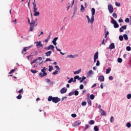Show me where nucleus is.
Masks as SVG:
<instances>
[{"label": "nucleus", "instance_id": "37", "mask_svg": "<svg viewBox=\"0 0 131 131\" xmlns=\"http://www.w3.org/2000/svg\"><path fill=\"white\" fill-rule=\"evenodd\" d=\"M88 103L89 106H92V101L91 100H88Z\"/></svg>", "mask_w": 131, "mask_h": 131}, {"label": "nucleus", "instance_id": "21", "mask_svg": "<svg viewBox=\"0 0 131 131\" xmlns=\"http://www.w3.org/2000/svg\"><path fill=\"white\" fill-rule=\"evenodd\" d=\"M33 12H37V8H36V4H34V5H33Z\"/></svg>", "mask_w": 131, "mask_h": 131}, {"label": "nucleus", "instance_id": "22", "mask_svg": "<svg viewBox=\"0 0 131 131\" xmlns=\"http://www.w3.org/2000/svg\"><path fill=\"white\" fill-rule=\"evenodd\" d=\"M56 49L58 52H60V54H61V55H62V56H64V55H65V54L61 52V50L59 49L57 47H56Z\"/></svg>", "mask_w": 131, "mask_h": 131}, {"label": "nucleus", "instance_id": "36", "mask_svg": "<svg viewBox=\"0 0 131 131\" xmlns=\"http://www.w3.org/2000/svg\"><path fill=\"white\" fill-rule=\"evenodd\" d=\"M113 121H114V117L113 116H112L111 119H110V122H113Z\"/></svg>", "mask_w": 131, "mask_h": 131}, {"label": "nucleus", "instance_id": "34", "mask_svg": "<svg viewBox=\"0 0 131 131\" xmlns=\"http://www.w3.org/2000/svg\"><path fill=\"white\" fill-rule=\"evenodd\" d=\"M31 72L34 74H35V73H37V71L36 70H31Z\"/></svg>", "mask_w": 131, "mask_h": 131}, {"label": "nucleus", "instance_id": "12", "mask_svg": "<svg viewBox=\"0 0 131 131\" xmlns=\"http://www.w3.org/2000/svg\"><path fill=\"white\" fill-rule=\"evenodd\" d=\"M66 92H67V89H66L65 88H63L60 90L61 94H65V93H66Z\"/></svg>", "mask_w": 131, "mask_h": 131}, {"label": "nucleus", "instance_id": "3", "mask_svg": "<svg viewBox=\"0 0 131 131\" xmlns=\"http://www.w3.org/2000/svg\"><path fill=\"white\" fill-rule=\"evenodd\" d=\"M41 72L39 73V75L40 77H43L44 76H47L48 75V73L46 72V67H44L41 70Z\"/></svg>", "mask_w": 131, "mask_h": 131}, {"label": "nucleus", "instance_id": "7", "mask_svg": "<svg viewBox=\"0 0 131 131\" xmlns=\"http://www.w3.org/2000/svg\"><path fill=\"white\" fill-rule=\"evenodd\" d=\"M44 49L45 50H48V51L52 50L54 52L55 47L53 45H50L48 47H45Z\"/></svg>", "mask_w": 131, "mask_h": 131}, {"label": "nucleus", "instance_id": "32", "mask_svg": "<svg viewBox=\"0 0 131 131\" xmlns=\"http://www.w3.org/2000/svg\"><path fill=\"white\" fill-rule=\"evenodd\" d=\"M37 62V59L36 58L33 60V61L31 63V65L34 63H36Z\"/></svg>", "mask_w": 131, "mask_h": 131}, {"label": "nucleus", "instance_id": "17", "mask_svg": "<svg viewBox=\"0 0 131 131\" xmlns=\"http://www.w3.org/2000/svg\"><path fill=\"white\" fill-rule=\"evenodd\" d=\"M78 55H68L67 56V58H75V57H78Z\"/></svg>", "mask_w": 131, "mask_h": 131}, {"label": "nucleus", "instance_id": "57", "mask_svg": "<svg viewBox=\"0 0 131 131\" xmlns=\"http://www.w3.org/2000/svg\"><path fill=\"white\" fill-rule=\"evenodd\" d=\"M78 78H79V76L78 75L75 76L74 78V79H78Z\"/></svg>", "mask_w": 131, "mask_h": 131}, {"label": "nucleus", "instance_id": "35", "mask_svg": "<svg viewBox=\"0 0 131 131\" xmlns=\"http://www.w3.org/2000/svg\"><path fill=\"white\" fill-rule=\"evenodd\" d=\"M94 128L95 131H99V128H98V126H95Z\"/></svg>", "mask_w": 131, "mask_h": 131}, {"label": "nucleus", "instance_id": "60", "mask_svg": "<svg viewBox=\"0 0 131 131\" xmlns=\"http://www.w3.org/2000/svg\"><path fill=\"white\" fill-rule=\"evenodd\" d=\"M55 67L58 70V71H60V68H59V66H55Z\"/></svg>", "mask_w": 131, "mask_h": 131}, {"label": "nucleus", "instance_id": "56", "mask_svg": "<svg viewBox=\"0 0 131 131\" xmlns=\"http://www.w3.org/2000/svg\"><path fill=\"white\" fill-rule=\"evenodd\" d=\"M18 94H21V93H23V89H21L20 90L18 91Z\"/></svg>", "mask_w": 131, "mask_h": 131}, {"label": "nucleus", "instance_id": "50", "mask_svg": "<svg viewBox=\"0 0 131 131\" xmlns=\"http://www.w3.org/2000/svg\"><path fill=\"white\" fill-rule=\"evenodd\" d=\"M71 116H72V117H73L74 118H75V117H76L77 115L75 114H72L71 115Z\"/></svg>", "mask_w": 131, "mask_h": 131}, {"label": "nucleus", "instance_id": "33", "mask_svg": "<svg viewBox=\"0 0 131 131\" xmlns=\"http://www.w3.org/2000/svg\"><path fill=\"white\" fill-rule=\"evenodd\" d=\"M82 106H86V101H83L81 103Z\"/></svg>", "mask_w": 131, "mask_h": 131}, {"label": "nucleus", "instance_id": "18", "mask_svg": "<svg viewBox=\"0 0 131 131\" xmlns=\"http://www.w3.org/2000/svg\"><path fill=\"white\" fill-rule=\"evenodd\" d=\"M99 58V52H96V53L94 54V59H98Z\"/></svg>", "mask_w": 131, "mask_h": 131}, {"label": "nucleus", "instance_id": "49", "mask_svg": "<svg viewBox=\"0 0 131 131\" xmlns=\"http://www.w3.org/2000/svg\"><path fill=\"white\" fill-rule=\"evenodd\" d=\"M96 66H100V61H99V60H97Z\"/></svg>", "mask_w": 131, "mask_h": 131}, {"label": "nucleus", "instance_id": "16", "mask_svg": "<svg viewBox=\"0 0 131 131\" xmlns=\"http://www.w3.org/2000/svg\"><path fill=\"white\" fill-rule=\"evenodd\" d=\"M100 113L102 116L106 115V112H105V111L102 110V108H100Z\"/></svg>", "mask_w": 131, "mask_h": 131}, {"label": "nucleus", "instance_id": "64", "mask_svg": "<svg viewBox=\"0 0 131 131\" xmlns=\"http://www.w3.org/2000/svg\"><path fill=\"white\" fill-rule=\"evenodd\" d=\"M73 94H74V92H70L69 94V96H72L73 95Z\"/></svg>", "mask_w": 131, "mask_h": 131}, {"label": "nucleus", "instance_id": "58", "mask_svg": "<svg viewBox=\"0 0 131 131\" xmlns=\"http://www.w3.org/2000/svg\"><path fill=\"white\" fill-rule=\"evenodd\" d=\"M37 61H38V60H39L40 61H41V60H42V58L40 57H38L37 58H36Z\"/></svg>", "mask_w": 131, "mask_h": 131}, {"label": "nucleus", "instance_id": "15", "mask_svg": "<svg viewBox=\"0 0 131 131\" xmlns=\"http://www.w3.org/2000/svg\"><path fill=\"white\" fill-rule=\"evenodd\" d=\"M51 54H52V51H49L45 53V55L47 56V57H50V56H51Z\"/></svg>", "mask_w": 131, "mask_h": 131}, {"label": "nucleus", "instance_id": "24", "mask_svg": "<svg viewBox=\"0 0 131 131\" xmlns=\"http://www.w3.org/2000/svg\"><path fill=\"white\" fill-rule=\"evenodd\" d=\"M81 72V69H79L77 71L74 72V74H78Z\"/></svg>", "mask_w": 131, "mask_h": 131}, {"label": "nucleus", "instance_id": "28", "mask_svg": "<svg viewBox=\"0 0 131 131\" xmlns=\"http://www.w3.org/2000/svg\"><path fill=\"white\" fill-rule=\"evenodd\" d=\"M89 124L92 125V124H95V121L94 120H90V122H89Z\"/></svg>", "mask_w": 131, "mask_h": 131}, {"label": "nucleus", "instance_id": "1", "mask_svg": "<svg viewBox=\"0 0 131 131\" xmlns=\"http://www.w3.org/2000/svg\"><path fill=\"white\" fill-rule=\"evenodd\" d=\"M28 22L29 24H30V30L29 31L32 32L33 31V29H34V27L37 26V19L32 20L31 22L30 23V19L27 17Z\"/></svg>", "mask_w": 131, "mask_h": 131}, {"label": "nucleus", "instance_id": "9", "mask_svg": "<svg viewBox=\"0 0 131 131\" xmlns=\"http://www.w3.org/2000/svg\"><path fill=\"white\" fill-rule=\"evenodd\" d=\"M57 40H58V37H56L53 39L52 43H53L54 46H57Z\"/></svg>", "mask_w": 131, "mask_h": 131}, {"label": "nucleus", "instance_id": "47", "mask_svg": "<svg viewBox=\"0 0 131 131\" xmlns=\"http://www.w3.org/2000/svg\"><path fill=\"white\" fill-rule=\"evenodd\" d=\"M16 71V69H12L10 71V72H9V74H11V73H13V72Z\"/></svg>", "mask_w": 131, "mask_h": 131}, {"label": "nucleus", "instance_id": "4", "mask_svg": "<svg viewBox=\"0 0 131 131\" xmlns=\"http://www.w3.org/2000/svg\"><path fill=\"white\" fill-rule=\"evenodd\" d=\"M112 24H114V27L115 28H118V27H119V25L117 24V22L114 19H112Z\"/></svg>", "mask_w": 131, "mask_h": 131}, {"label": "nucleus", "instance_id": "59", "mask_svg": "<svg viewBox=\"0 0 131 131\" xmlns=\"http://www.w3.org/2000/svg\"><path fill=\"white\" fill-rule=\"evenodd\" d=\"M46 82H51V80H50V79H46Z\"/></svg>", "mask_w": 131, "mask_h": 131}, {"label": "nucleus", "instance_id": "61", "mask_svg": "<svg viewBox=\"0 0 131 131\" xmlns=\"http://www.w3.org/2000/svg\"><path fill=\"white\" fill-rule=\"evenodd\" d=\"M88 128H89V125H85V128H84L85 130L88 129Z\"/></svg>", "mask_w": 131, "mask_h": 131}, {"label": "nucleus", "instance_id": "25", "mask_svg": "<svg viewBox=\"0 0 131 131\" xmlns=\"http://www.w3.org/2000/svg\"><path fill=\"white\" fill-rule=\"evenodd\" d=\"M16 99H17L18 100H21V99H22V95H21V94L18 95L16 97Z\"/></svg>", "mask_w": 131, "mask_h": 131}, {"label": "nucleus", "instance_id": "10", "mask_svg": "<svg viewBox=\"0 0 131 131\" xmlns=\"http://www.w3.org/2000/svg\"><path fill=\"white\" fill-rule=\"evenodd\" d=\"M110 50H113V49H115V45L114 43H111L109 46Z\"/></svg>", "mask_w": 131, "mask_h": 131}, {"label": "nucleus", "instance_id": "23", "mask_svg": "<svg viewBox=\"0 0 131 131\" xmlns=\"http://www.w3.org/2000/svg\"><path fill=\"white\" fill-rule=\"evenodd\" d=\"M123 37H124L125 40H128V37L127 36V35H126L125 34L123 35Z\"/></svg>", "mask_w": 131, "mask_h": 131}, {"label": "nucleus", "instance_id": "14", "mask_svg": "<svg viewBox=\"0 0 131 131\" xmlns=\"http://www.w3.org/2000/svg\"><path fill=\"white\" fill-rule=\"evenodd\" d=\"M98 80L100 81H104L105 80V78L104 77V76H100L98 77Z\"/></svg>", "mask_w": 131, "mask_h": 131}, {"label": "nucleus", "instance_id": "46", "mask_svg": "<svg viewBox=\"0 0 131 131\" xmlns=\"http://www.w3.org/2000/svg\"><path fill=\"white\" fill-rule=\"evenodd\" d=\"M125 22L126 23H128L129 22V18H126L125 19Z\"/></svg>", "mask_w": 131, "mask_h": 131}, {"label": "nucleus", "instance_id": "51", "mask_svg": "<svg viewBox=\"0 0 131 131\" xmlns=\"http://www.w3.org/2000/svg\"><path fill=\"white\" fill-rule=\"evenodd\" d=\"M115 5L117 7H119L120 6V3L116 2Z\"/></svg>", "mask_w": 131, "mask_h": 131}, {"label": "nucleus", "instance_id": "30", "mask_svg": "<svg viewBox=\"0 0 131 131\" xmlns=\"http://www.w3.org/2000/svg\"><path fill=\"white\" fill-rule=\"evenodd\" d=\"M90 99L91 100H94V99H95V95H94L93 94L91 95Z\"/></svg>", "mask_w": 131, "mask_h": 131}, {"label": "nucleus", "instance_id": "48", "mask_svg": "<svg viewBox=\"0 0 131 131\" xmlns=\"http://www.w3.org/2000/svg\"><path fill=\"white\" fill-rule=\"evenodd\" d=\"M126 50H127V51H130V50H131V48H130V47H129V46H127V47H126Z\"/></svg>", "mask_w": 131, "mask_h": 131}, {"label": "nucleus", "instance_id": "41", "mask_svg": "<svg viewBox=\"0 0 131 131\" xmlns=\"http://www.w3.org/2000/svg\"><path fill=\"white\" fill-rule=\"evenodd\" d=\"M52 74L53 75H57V74H58V71L57 70H55V72H54Z\"/></svg>", "mask_w": 131, "mask_h": 131}, {"label": "nucleus", "instance_id": "2", "mask_svg": "<svg viewBox=\"0 0 131 131\" xmlns=\"http://www.w3.org/2000/svg\"><path fill=\"white\" fill-rule=\"evenodd\" d=\"M48 101L49 102H51V101H52L53 103H57L61 101V99L58 98L57 97H53V96H50L48 97Z\"/></svg>", "mask_w": 131, "mask_h": 131}, {"label": "nucleus", "instance_id": "20", "mask_svg": "<svg viewBox=\"0 0 131 131\" xmlns=\"http://www.w3.org/2000/svg\"><path fill=\"white\" fill-rule=\"evenodd\" d=\"M34 14H33V15L35 16V17H37V16H39V12L38 11H35V12H34Z\"/></svg>", "mask_w": 131, "mask_h": 131}, {"label": "nucleus", "instance_id": "54", "mask_svg": "<svg viewBox=\"0 0 131 131\" xmlns=\"http://www.w3.org/2000/svg\"><path fill=\"white\" fill-rule=\"evenodd\" d=\"M121 28L124 30L126 29V25L122 26Z\"/></svg>", "mask_w": 131, "mask_h": 131}, {"label": "nucleus", "instance_id": "53", "mask_svg": "<svg viewBox=\"0 0 131 131\" xmlns=\"http://www.w3.org/2000/svg\"><path fill=\"white\" fill-rule=\"evenodd\" d=\"M50 61V62H51L52 61V59H51V58H47L45 62H48V61Z\"/></svg>", "mask_w": 131, "mask_h": 131}, {"label": "nucleus", "instance_id": "45", "mask_svg": "<svg viewBox=\"0 0 131 131\" xmlns=\"http://www.w3.org/2000/svg\"><path fill=\"white\" fill-rule=\"evenodd\" d=\"M72 81H73V78H71L68 81V83H71V82H72Z\"/></svg>", "mask_w": 131, "mask_h": 131}, {"label": "nucleus", "instance_id": "19", "mask_svg": "<svg viewBox=\"0 0 131 131\" xmlns=\"http://www.w3.org/2000/svg\"><path fill=\"white\" fill-rule=\"evenodd\" d=\"M94 74V72L92 70H90L88 73V76H91V75H93Z\"/></svg>", "mask_w": 131, "mask_h": 131}, {"label": "nucleus", "instance_id": "27", "mask_svg": "<svg viewBox=\"0 0 131 131\" xmlns=\"http://www.w3.org/2000/svg\"><path fill=\"white\" fill-rule=\"evenodd\" d=\"M110 71H111V68L107 69L106 70V74H108V73H110Z\"/></svg>", "mask_w": 131, "mask_h": 131}, {"label": "nucleus", "instance_id": "42", "mask_svg": "<svg viewBox=\"0 0 131 131\" xmlns=\"http://www.w3.org/2000/svg\"><path fill=\"white\" fill-rule=\"evenodd\" d=\"M113 17H114V18H117V14L115 13H114L113 14Z\"/></svg>", "mask_w": 131, "mask_h": 131}, {"label": "nucleus", "instance_id": "62", "mask_svg": "<svg viewBox=\"0 0 131 131\" xmlns=\"http://www.w3.org/2000/svg\"><path fill=\"white\" fill-rule=\"evenodd\" d=\"M123 30L122 27L119 29L120 32H123Z\"/></svg>", "mask_w": 131, "mask_h": 131}, {"label": "nucleus", "instance_id": "43", "mask_svg": "<svg viewBox=\"0 0 131 131\" xmlns=\"http://www.w3.org/2000/svg\"><path fill=\"white\" fill-rule=\"evenodd\" d=\"M126 126H127V127H128V128L130 127V126H131V124H130V123L128 122V123L126 124Z\"/></svg>", "mask_w": 131, "mask_h": 131}, {"label": "nucleus", "instance_id": "29", "mask_svg": "<svg viewBox=\"0 0 131 131\" xmlns=\"http://www.w3.org/2000/svg\"><path fill=\"white\" fill-rule=\"evenodd\" d=\"M119 40H120L121 41H122V40H123V36L120 35L119 37Z\"/></svg>", "mask_w": 131, "mask_h": 131}, {"label": "nucleus", "instance_id": "38", "mask_svg": "<svg viewBox=\"0 0 131 131\" xmlns=\"http://www.w3.org/2000/svg\"><path fill=\"white\" fill-rule=\"evenodd\" d=\"M49 71H50V72H51V71H52V70H53V67L51 66H49Z\"/></svg>", "mask_w": 131, "mask_h": 131}, {"label": "nucleus", "instance_id": "55", "mask_svg": "<svg viewBox=\"0 0 131 131\" xmlns=\"http://www.w3.org/2000/svg\"><path fill=\"white\" fill-rule=\"evenodd\" d=\"M118 22L119 23H122V22H123V20H122V19L121 18H120L119 20H118Z\"/></svg>", "mask_w": 131, "mask_h": 131}, {"label": "nucleus", "instance_id": "52", "mask_svg": "<svg viewBox=\"0 0 131 131\" xmlns=\"http://www.w3.org/2000/svg\"><path fill=\"white\" fill-rule=\"evenodd\" d=\"M79 89L80 90H83V84L80 85Z\"/></svg>", "mask_w": 131, "mask_h": 131}, {"label": "nucleus", "instance_id": "63", "mask_svg": "<svg viewBox=\"0 0 131 131\" xmlns=\"http://www.w3.org/2000/svg\"><path fill=\"white\" fill-rule=\"evenodd\" d=\"M105 39H103L102 41L101 44V45H105Z\"/></svg>", "mask_w": 131, "mask_h": 131}, {"label": "nucleus", "instance_id": "40", "mask_svg": "<svg viewBox=\"0 0 131 131\" xmlns=\"http://www.w3.org/2000/svg\"><path fill=\"white\" fill-rule=\"evenodd\" d=\"M78 94H79V92H78V91H75L74 92L75 96H78Z\"/></svg>", "mask_w": 131, "mask_h": 131}, {"label": "nucleus", "instance_id": "31", "mask_svg": "<svg viewBox=\"0 0 131 131\" xmlns=\"http://www.w3.org/2000/svg\"><path fill=\"white\" fill-rule=\"evenodd\" d=\"M30 47H25L23 49L24 52H27V50L29 49Z\"/></svg>", "mask_w": 131, "mask_h": 131}, {"label": "nucleus", "instance_id": "44", "mask_svg": "<svg viewBox=\"0 0 131 131\" xmlns=\"http://www.w3.org/2000/svg\"><path fill=\"white\" fill-rule=\"evenodd\" d=\"M127 99H128V100H130V99H131V94H128L127 95Z\"/></svg>", "mask_w": 131, "mask_h": 131}, {"label": "nucleus", "instance_id": "39", "mask_svg": "<svg viewBox=\"0 0 131 131\" xmlns=\"http://www.w3.org/2000/svg\"><path fill=\"white\" fill-rule=\"evenodd\" d=\"M118 63H121V62H122V59L121 58H118Z\"/></svg>", "mask_w": 131, "mask_h": 131}, {"label": "nucleus", "instance_id": "13", "mask_svg": "<svg viewBox=\"0 0 131 131\" xmlns=\"http://www.w3.org/2000/svg\"><path fill=\"white\" fill-rule=\"evenodd\" d=\"M51 38V33L49 34V36H48L47 38H46L43 42H48Z\"/></svg>", "mask_w": 131, "mask_h": 131}, {"label": "nucleus", "instance_id": "5", "mask_svg": "<svg viewBox=\"0 0 131 131\" xmlns=\"http://www.w3.org/2000/svg\"><path fill=\"white\" fill-rule=\"evenodd\" d=\"M86 18L88 19V23H91V24H94V21H95V17H93V20L92 19V16L91 18L89 17V15L86 16Z\"/></svg>", "mask_w": 131, "mask_h": 131}, {"label": "nucleus", "instance_id": "11", "mask_svg": "<svg viewBox=\"0 0 131 131\" xmlns=\"http://www.w3.org/2000/svg\"><path fill=\"white\" fill-rule=\"evenodd\" d=\"M36 43H37L36 47H37V48H38V47H43V45L41 44V41H37Z\"/></svg>", "mask_w": 131, "mask_h": 131}, {"label": "nucleus", "instance_id": "8", "mask_svg": "<svg viewBox=\"0 0 131 131\" xmlns=\"http://www.w3.org/2000/svg\"><path fill=\"white\" fill-rule=\"evenodd\" d=\"M91 12H92V19L93 20L94 18V16H95V14L96 13V10L94 8H92L91 10Z\"/></svg>", "mask_w": 131, "mask_h": 131}, {"label": "nucleus", "instance_id": "26", "mask_svg": "<svg viewBox=\"0 0 131 131\" xmlns=\"http://www.w3.org/2000/svg\"><path fill=\"white\" fill-rule=\"evenodd\" d=\"M85 9H84V7H83V5H81V9H80V11L81 12H84V10Z\"/></svg>", "mask_w": 131, "mask_h": 131}, {"label": "nucleus", "instance_id": "6", "mask_svg": "<svg viewBox=\"0 0 131 131\" xmlns=\"http://www.w3.org/2000/svg\"><path fill=\"white\" fill-rule=\"evenodd\" d=\"M108 10L110 14H112V13L114 12V10H113V6L112 5H108Z\"/></svg>", "mask_w": 131, "mask_h": 131}]
</instances>
